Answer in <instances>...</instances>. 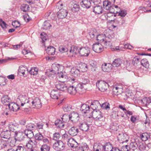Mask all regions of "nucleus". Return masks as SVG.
<instances>
[{"label": "nucleus", "mask_w": 151, "mask_h": 151, "mask_svg": "<svg viewBox=\"0 0 151 151\" xmlns=\"http://www.w3.org/2000/svg\"><path fill=\"white\" fill-rule=\"evenodd\" d=\"M79 5L77 4H75L73 5V7L72 8V10L73 12H77L79 11Z\"/></svg>", "instance_id": "13d9d810"}, {"label": "nucleus", "mask_w": 151, "mask_h": 151, "mask_svg": "<svg viewBox=\"0 0 151 151\" xmlns=\"http://www.w3.org/2000/svg\"><path fill=\"white\" fill-rule=\"evenodd\" d=\"M10 151H25L24 147L21 146H16L13 148H10Z\"/></svg>", "instance_id": "58836bf2"}, {"label": "nucleus", "mask_w": 151, "mask_h": 151, "mask_svg": "<svg viewBox=\"0 0 151 151\" xmlns=\"http://www.w3.org/2000/svg\"><path fill=\"white\" fill-rule=\"evenodd\" d=\"M90 107L87 104H83L81 105L80 110L83 113L86 114L89 112L90 111Z\"/></svg>", "instance_id": "aec40b11"}, {"label": "nucleus", "mask_w": 151, "mask_h": 151, "mask_svg": "<svg viewBox=\"0 0 151 151\" xmlns=\"http://www.w3.org/2000/svg\"><path fill=\"white\" fill-rule=\"evenodd\" d=\"M98 34L95 29L94 30H93L90 32L89 33V35L90 37L91 38L93 39H94L95 37H95H97Z\"/></svg>", "instance_id": "5fc2aeb1"}, {"label": "nucleus", "mask_w": 151, "mask_h": 151, "mask_svg": "<svg viewBox=\"0 0 151 151\" xmlns=\"http://www.w3.org/2000/svg\"><path fill=\"white\" fill-rule=\"evenodd\" d=\"M20 8L22 11L24 12L28 11L30 9L29 6L28 4H25L22 5Z\"/></svg>", "instance_id": "79ce46f5"}, {"label": "nucleus", "mask_w": 151, "mask_h": 151, "mask_svg": "<svg viewBox=\"0 0 151 151\" xmlns=\"http://www.w3.org/2000/svg\"><path fill=\"white\" fill-rule=\"evenodd\" d=\"M98 0H83L80 3V5L83 8H89L92 4L98 2Z\"/></svg>", "instance_id": "39448f33"}, {"label": "nucleus", "mask_w": 151, "mask_h": 151, "mask_svg": "<svg viewBox=\"0 0 151 151\" xmlns=\"http://www.w3.org/2000/svg\"><path fill=\"white\" fill-rule=\"evenodd\" d=\"M104 35L106 36V40L104 41V44L106 46H111L112 45L111 42V39L114 37V32L110 30L104 31Z\"/></svg>", "instance_id": "f257e3e1"}, {"label": "nucleus", "mask_w": 151, "mask_h": 151, "mask_svg": "<svg viewBox=\"0 0 151 151\" xmlns=\"http://www.w3.org/2000/svg\"><path fill=\"white\" fill-rule=\"evenodd\" d=\"M27 68L24 67H20L19 69V73H21L23 76L25 74V72L27 71Z\"/></svg>", "instance_id": "e2e57ef3"}, {"label": "nucleus", "mask_w": 151, "mask_h": 151, "mask_svg": "<svg viewBox=\"0 0 151 151\" xmlns=\"http://www.w3.org/2000/svg\"><path fill=\"white\" fill-rule=\"evenodd\" d=\"M35 126V125L34 124L30 123L26 125V129L32 130L34 129Z\"/></svg>", "instance_id": "0e129e2a"}, {"label": "nucleus", "mask_w": 151, "mask_h": 151, "mask_svg": "<svg viewBox=\"0 0 151 151\" xmlns=\"http://www.w3.org/2000/svg\"><path fill=\"white\" fill-rule=\"evenodd\" d=\"M2 103L9 109V97L8 95H4L1 99Z\"/></svg>", "instance_id": "f3484780"}, {"label": "nucleus", "mask_w": 151, "mask_h": 151, "mask_svg": "<svg viewBox=\"0 0 151 151\" xmlns=\"http://www.w3.org/2000/svg\"><path fill=\"white\" fill-rule=\"evenodd\" d=\"M65 144L61 140H58L54 143L53 145V148L56 150L62 151L65 148Z\"/></svg>", "instance_id": "20e7f679"}, {"label": "nucleus", "mask_w": 151, "mask_h": 151, "mask_svg": "<svg viewBox=\"0 0 151 151\" xmlns=\"http://www.w3.org/2000/svg\"><path fill=\"white\" fill-rule=\"evenodd\" d=\"M35 139L37 141H41L43 139V136L40 132L36 134L35 135Z\"/></svg>", "instance_id": "3c124183"}, {"label": "nucleus", "mask_w": 151, "mask_h": 151, "mask_svg": "<svg viewBox=\"0 0 151 151\" xmlns=\"http://www.w3.org/2000/svg\"><path fill=\"white\" fill-rule=\"evenodd\" d=\"M52 26L48 21H45L43 23L42 29L45 30H47L50 29Z\"/></svg>", "instance_id": "473e14b6"}, {"label": "nucleus", "mask_w": 151, "mask_h": 151, "mask_svg": "<svg viewBox=\"0 0 151 151\" xmlns=\"http://www.w3.org/2000/svg\"><path fill=\"white\" fill-rule=\"evenodd\" d=\"M72 106L70 105H65L63 107V110L65 111L68 112L71 110L72 109Z\"/></svg>", "instance_id": "052dcab7"}, {"label": "nucleus", "mask_w": 151, "mask_h": 151, "mask_svg": "<svg viewBox=\"0 0 151 151\" xmlns=\"http://www.w3.org/2000/svg\"><path fill=\"white\" fill-rule=\"evenodd\" d=\"M92 9V11L96 14H101L103 13L104 11L102 7L99 5H96L93 6Z\"/></svg>", "instance_id": "2eb2a0df"}, {"label": "nucleus", "mask_w": 151, "mask_h": 151, "mask_svg": "<svg viewBox=\"0 0 151 151\" xmlns=\"http://www.w3.org/2000/svg\"><path fill=\"white\" fill-rule=\"evenodd\" d=\"M139 63V58L138 57L135 56L133 58L132 61V64L134 66H137Z\"/></svg>", "instance_id": "4c0bfd02"}, {"label": "nucleus", "mask_w": 151, "mask_h": 151, "mask_svg": "<svg viewBox=\"0 0 151 151\" xmlns=\"http://www.w3.org/2000/svg\"><path fill=\"white\" fill-rule=\"evenodd\" d=\"M59 51L62 53L67 52L68 51V49L65 46H61L59 47Z\"/></svg>", "instance_id": "680f3d73"}, {"label": "nucleus", "mask_w": 151, "mask_h": 151, "mask_svg": "<svg viewBox=\"0 0 151 151\" xmlns=\"http://www.w3.org/2000/svg\"><path fill=\"white\" fill-rule=\"evenodd\" d=\"M61 135L59 132H55L53 134V139L54 140L56 141L57 142V141L59 140V139Z\"/></svg>", "instance_id": "4d7b16f0"}, {"label": "nucleus", "mask_w": 151, "mask_h": 151, "mask_svg": "<svg viewBox=\"0 0 151 151\" xmlns=\"http://www.w3.org/2000/svg\"><path fill=\"white\" fill-rule=\"evenodd\" d=\"M31 103L33 105H34L37 107H40L42 106L40 100L37 97L34 98L33 100L32 99Z\"/></svg>", "instance_id": "5701e85b"}, {"label": "nucleus", "mask_w": 151, "mask_h": 151, "mask_svg": "<svg viewBox=\"0 0 151 151\" xmlns=\"http://www.w3.org/2000/svg\"><path fill=\"white\" fill-rule=\"evenodd\" d=\"M84 85L81 83L77 84L76 86V88L78 91V93H81V92L82 90L84 88Z\"/></svg>", "instance_id": "a18cd8bd"}, {"label": "nucleus", "mask_w": 151, "mask_h": 151, "mask_svg": "<svg viewBox=\"0 0 151 151\" xmlns=\"http://www.w3.org/2000/svg\"><path fill=\"white\" fill-rule=\"evenodd\" d=\"M92 49L94 52L97 53H100L104 50L103 46L99 42L93 44L92 46Z\"/></svg>", "instance_id": "9d476101"}, {"label": "nucleus", "mask_w": 151, "mask_h": 151, "mask_svg": "<svg viewBox=\"0 0 151 151\" xmlns=\"http://www.w3.org/2000/svg\"><path fill=\"white\" fill-rule=\"evenodd\" d=\"M68 93L71 94L75 95L77 93H78L76 87L74 85L70 86L67 88V89Z\"/></svg>", "instance_id": "393cba45"}, {"label": "nucleus", "mask_w": 151, "mask_h": 151, "mask_svg": "<svg viewBox=\"0 0 151 151\" xmlns=\"http://www.w3.org/2000/svg\"><path fill=\"white\" fill-rule=\"evenodd\" d=\"M12 25L14 27L17 28L20 27L21 25V24L19 21L15 20L12 22Z\"/></svg>", "instance_id": "bf43d9fd"}, {"label": "nucleus", "mask_w": 151, "mask_h": 151, "mask_svg": "<svg viewBox=\"0 0 151 151\" xmlns=\"http://www.w3.org/2000/svg\"><path fill=\"white\" fill-rule=\"evenodd\" d=\"M119 137L118 138H121V137H123V138H122V143H123L124 142H127L128 141V139H126L125 140V139H126V137H128V135L126 134H124L123 133H122L121 134H119Z\"/></svg>", "instance_id": "c03bdc74"}, {"label": "nucleus", "mask_w": 151, "mask_h": 151, "mask_svg": "<svg viewBox=\"0 0 151 151\" xmlns=\"http://www.w3.org/2000/svg\"><path fill=\"white\" fill-rule=\"evenodd\" d=\"M58 76L60 78L66 80L67 78L66 73L65 72L60 71V73L58 71Z\"/></svg>", "instance_id": "e433bc0d"}, {"label": "nucleus", "mask_w": 151, "mask_h": 151, "mask_svg": "<svg viewBox=\"0 0 151 151\" xmlns=\"http://www.w3.org/2000/svg\"><path fill=\"white\" fill-rule=\"evenodd\" d=\"M79 67L81 69L80 70L81 72H85L87 70L88 68V66L87 64L84 63L82 64Z\"/></svg>", "instance_id": "de8ad7c7"}, {"label": "nucleus", "mask_w": 151, "mask_h": 151, "mask_svg": "<svg viewBox=\"0 0 151 151\" xmlns=\"http://www.w3.org/2000/svg\"><path fill=\"white\" fill-rule=\"evenodd\" d=\"M64 81L59 82L55 85L56 88L58 90L62 91L66 90L67 87L66 84L64 83Z\"/></svg>", "instance_id": "dca6fc26"}, {"label": "nucleus", "mask_w": 151, "mask_h": 151, "mask_svg": "<svg viewBox=\"0 0 151 151\" xmlns=\"http://www.w3.org/2000/svg\"><path fill=\"white\" fill-rule=\"evenodd\" d=\"M68 145L69 147L74 148H77L78 146V143L73 139L71 138L67 142Z\"/></svg>", "instance_id": "4be33fe9"}, {"label": "nucleus", "mask_w": 151, "mask_h": 151, "mask_svg": "<svg viewBox=\"0 0 151 151\" xmlns=\"http://www.w3.org/2000/svg\"><path fill=\"white\" fill-rule=\"evenodd\" d=\"M106 37L104 32V34H98L97 36L96 37V40L99 41L101 42H103L105 40Z\"/></svg>", "instance_id": "c85d7f7f"}, {"label": "nucleus", "mask_w": 151, "mask_h": 151, "mask_svg": "<svg viewBox=\"0 0 151 151\" xmlns=\"http://www.w3.org/2000/svg\"><path fill=\"white\" fill-rule=\"evenodd\" d=\"M101 106V104L97 100H94L92 102L91 105V108L93 110L97 109L99 106Z\"/></svg>", "instance_id": "a878e982"}, {"label": "nucleus", "mask_w": 151, "mask_h": 151, "mask_svg": "<svg viewBox=\"0 0 151 151\" xmlns=\"http://www.w3.org/2000/svg\"><path fill=\"white\" fill-rule=\"evenodd\" d=\"M8 144L7 142L2 139H0V150L2 149L5 147H6Z\"/></svg>", "instance_id": "09e8293b"}, {"label": "nucleus", "mask_w": 151, "mask_h": 151, "mask_svg": "<svg viewBox=\"0 0 151 151\" xmlns=\"http://www.w3.org/2000/svg\"><path fill=\"white\" fill-rule=\"evenodd\" d=\"M68 116V119L70 120L73 122H77L80 119L79 114L75 111L71 112Z\"/></svg>", "instance_id": "423d86ee"}, {"label": "nucleus", "mask_w": 151, "mask_h": 151, "mask_svg": "<svg viewBox=\"0 0 151 151\" xmlns=\"http://www.w3.org/2000/svg\"><path fill=\"white\" fill-rule=\"evenodd\" d=\"M78 126L82 131L87 132L89 129V124L84 122H79V123L78 124Z\"/></svg>", "instance_id": "f8f14e48"}, {"label": "nucleus", "mask_w": 151, "mask_h": 151, "mask_svg": "<svg viewBox=\"0 0 151 151\" xmlns=\"http://www.w3.org/2000/svg\"><path fill=\"white\" fill-rule=\"evenodd\" d=\"M112 66L111 64L109 63H104L102 65V69L103 71L104 72H109L112 68Z\"/></svg>", "instance_id": "412c9836"}, {"label": "nucleus", "mask_w": 151, "mask_h": 151, "mask_svg": "<svg viewBox=\"0 0 151 151\" xmlns=\"http://www.w3.org/2000/svg\"><path fill=\"white\" fill-rule=\"evenodd\" d=\"M140 63L142 66L147 68L149 67V62L146 59H142L140 61Z\"/></svg>", "instance_id": "a19ab883"}, {"label": "nucleus", "mask_w": 151, "mask_h": 151, "mask_svg": "<svg viewBox=\"0 0 151 151\" xmlns=\"http://www.w3.org/2000/svg\"><path fill=\"white\" fill-rule=\"evenodd\" d=\"M140 137L142 141H145L147 140L150 138V135L147 133H143L140 134Z\"/></svg>", "instance_id": "72a5a7b5"}, {"label": "nucleus", "mask_w": 151, "mask_h": 151, "mask_svg": "<svg viewBox=\"0 0 151 151\" xmlns=\"http://www.w3.org/2000/svg\"><path fill=\"white\" fill-rule=\"evenodd\" d=\"M79 54L83 57H87L90 53L89 49L88 47H81L79 48Z\"/></svg>", "instance_id": "ddd939ff"}, {"label": "nucleus", "mask_w": 151, "mask_h": 151, "mask_svg": "<svg viewBox=\"0 0 151 151\" xmlns=\"http://www.w3.org/2000/svg\"><path fill=\"white\" fill-rule=\"evenodd\" d=\"M38 70L37 68H32L29 71V73L31 75H35L37 74Z\"/></svg>", "instance_id": "49530a36"}, {"label": "nucleus", "mask_w": 151, "mask_h": 151, "mask_svg": "<svg viewBox=\"0 0 151 151\" xmlns=\"http://www.w3.org/2000/svg\"><path fill=\"white\" fill-rule=\"evenodd\" d=\"M79 48L78 47L72 46L71 47L69 52L71 53L72 52L73 53L76 54L77 53H78L79 54Z\"/></svg>", "instance_id": "2f4dec72"}, {"label": "nucleus", "mask_w": 151, "mask_h": 151, "mask_svg": "<svg viewBox=\"0 0 151 151\" xmlns=\"http://www.w3.org/2000/svg\"><path fill=\"white\" fill-rule=\"evenodd\" d=\"M127 13L126 10H121L119 12V15L122 17H124L126 15Z\"/></svg>", "instance_id": "338daca9"}, {"label": "nucleus", "mask_w": 151, "mask_h": 151, "mask_svg": "<svg viewBox=\"0 0 151 151\" xmlns=\"http://www.w3.org/2000/svg\"><path fill=\"white\" fill-rule=\"evenodd\" d=\"M61 67H62V66L61 65H60V64H52V68L51 69H48L46 73L49 77L53 78L58 71L60 70Z\"/></svg>", "instance_id": "f03ea898"}, {"label": "nucleus", "mask_w": 151, "mask_h": 151, "mask_svg": "<svg viewBox=\"0 0 151 151\" xmlns=\"http://www.w3.org/2000/svg\"><path fill=\"white\" fill-rule=\"evenodd\" d=\"M7 80L5 77L0 76V86L5 85L6 83Z\"/></svg>", "instance_id": "864d4df0"}, {"label": "nucleus", "mask_w": 151, "mask_h": 151, "mask_svg": "<svg viewBox=\"0 0 151 151\" xmlns=\"http://www.w3.org/2000/svg\"><path fill=\"white\" fill-rule=\"evenodd\" d=\"M68 12L67 10L64 9H61L58 12L57 17L59 19H63L67 16Z\"/></svg>", "instance_id": "4468645a"}, {"label": "nucleus", "mask_w": 151, "mask_h": 151, "mask_svg": "<svg viewBox=\"0 0 151 151\" xmlns=\"http://www.w3.org/2000/svg\"><path fill=\"white\" fill-rule=\"evenodd\" d=\"M20 100L22 101V102H25V104H28L29 103H31L32 99L30 98H29L27 99L25 96L23 97V96H20L19 98Z\"/></svg>", "instance_id": "37998d69"}, {"label": "nucleus", "mask_w": 151, "mask_h": 151, "mask_svg": "<svg viewBox=\"0 0 151 151\" xmlns=\"http://www.w3.org/2000/svg\"><path fill=\"white\" fill-rule=\"evenodd\" d=\"M103 5L104 8L106 9L109 8L110 10H111V9L112 8L111 7V2L108 0H105L103 2Z\"/></svg>", "instance_id": "ea45409f"}, {"label": "nucleus", "mask_w": 151, "mask_h": 151, "mask_svg": "<svg viewBox=\"0 0 151 151\" xmlns=\"http://www.w3.org/2000/svg\"><path fill=\"white\" fill-rule=\"evenodd\" d=\"M122 63L121 60L119 58L115 59L111 64L113 67H118Z\"/></svg>", "instance_id": "f704fd0d"}, {"label": "nucleus", "mask_w": 151, "mask_h": 151, "mask_svg": "<svg viewBox=\"0 0 151 151\" xmlns=\"http://www.w3.org/2000/svg\"><path fill=\"white\" fill-rule=\"evenodd\" d=\"M112 90V94L114 95H117L121 93L119 91L121 90V89L117 86H114Z\"/></svg>", "instance_id": "c9c22d12"}, {"label": "nucleus", "mask_w": 151, "mask_h": 151, "mask_svg": "<svg viewBox=\"0 0 151 151\" xmlns=\"http://www.w3.org/2000/svg\"><path fill=\"white\" fill-rule=\"evenodd\" d=\"M19 109L18 105L16 103L10 102V110L16 111Z\"/></svg>", "instance_id": "cd10ccee"}, {"label": "nucleus", "mask_w": 151, "mask_h": 151, "mask_svg": "<svg viewBox=\"0 0 151 151\" xmlns=\"http://www.w3.org/2000/svg\"><path fill=\"white\" fill-rule=\"evenodd\" d=\"M50 147L47 144H44L41 147L40 150L41 151H49Z\"/></svg>", "instance_id": "603ef678"}, {"label": "nucleus", "mask_w": 151, "mask_h": 151, "mask_svg": "<svg viewBox=\"0 0 151 151\" xmlns=\"http://www.w3.org/2000/svg\"><path fill=\"white\" fill-rule=\"evenodd\" d=\"M100 106L103 109H109L110 104L106 102Z\"/></svg>", "instance_id": "69168bd1"}, {"label": "nucleus", "mask_w": 151, "mask_h": 151, "mask_svg": "<svg viewBox=\"0 0 151 151\" xmlns=\"http://www.w3.org/2000/svg\"><path fill=\"white\" fill-rule=\"evenodd\" d=\"M24 133L26 136L29 139H31L34 136L32 130L26 129L24 130Z\"/></svg>", "instance_id": "c756f323"}, {"label": "nucleus", "mask_w": 151, "mask_h": 151, "mask_svg": "<svg viewBox=\"0 0 151 151\" xmlns=\"http://www.w3.org/2000/svg\"><path fill=\"white\" fill-rule=\"evenodd\" d=\"M0 25L3 29H6L8 26L6 23L1 19H0Z\"/></svg>", "instance_id": "774afa93"}, {"label": "nucleus", "mask_w": 151, "mask_h": 151, "mask_svg": "<svg viewBox=\"0 0 151 151\" xmlns=\"http://www.w3.org/2000/svg\"><path fill=\"white\" fill-rule=\"evenodd\" d=\"M55 48L53 46H50L46 49L47 53L49 55H54L55 52Z\"/></svg>", "instance_id": "bb28decb"}, {"label": "nucleus", "mask_w": 151, "mask_h": 151, "mask_svg": "<svg viewBox=\"0 0 151 151\" xmlns=\"http://www.w3.org/2000/svg\"><path fill=\"white\" fill-rule=\"evenodd\" d=\"M79 130L77 127H72L68 131L69 134L72 136H74L77 135Z\"/></svg>", "instance_id": "b1692460"}, {"label": "nucleus", "mask_w": 151, "mask_h": 151, "mask_svg": "<svg viewBox=\"0 0 151 151\" xmlns=\"http://www.w3.org/2000/svg\"><path fill=\"white\" fill-rule=\"evenodd\" d=\"M108 145L106 144L105 145L103 146V149L104 151H112V148L111 146H109L108 144L111 145L110 142H108L107 143Z\"/></svg>", "instance_id": "8fccbe9b"}, {"label": "nucleus", "mask_w": 151, "mask_h": 151, "mask_svg": "<svg viewBox=\"0 0 151 151\" xmlns=\"http://www.w3.org/2000/svg\"><path fill=\"white\" fill-rule=\"evenodd\" d=\"M98 85L99 89L102 92H104L107 90L109 86L108 84L104 81H98L96 83V86Z\"/></svg>", "instance_id": "0eeeda50"}, {"label": "nucleus", "mask_w": 151, "mask_h": 151, "mask_svg": "<svg viewBox=\"0 0 151 151\" xmlns=\"http://www.w3.org/2000/svg\"><path fill=\"white\" fill-rule=\"evenodd\" d=\"M17 124L12 122L10 123V137H15L17 136V132L16 130L17 129ZM11 137H10V138Z\"/></svg>", "instance_id": "6e6552de"}, {"label": "nucleus", "mask_w": 151, "mask_h": 151, "mask_svg": "<svg viewBox=\"0 0 151 151\" xmlns=\"http://www.w3.org/2000/svg\"><path fill=\"white\" fill-rule=\"evenodd\" d=\"M137 143L135 142H132L130 143L129 146V148L133 150H134L137 148Z\"/></svg>", "instance_id": "6e6d98bb"}, {"label": "nucleus", "mask_w": 151, "mask_h": 151, "mask_svg": "<svg viewBox=\"0 0 151 151\" xmlns=\"http://www.w3.org/2000/svg\"><path fill=\"white\" fill-rule=\"evenodd\" d=\"M68 118V115H63L61 119H58L54 122L55 125L57 128L63 129L65 125V123L67 120L65 119V118Z\"/></svg>", "instance_id": "7ed1b4c3"}, {"label": "nucleus", "mask_w": 151, "mask_h": 151, "mask_svg": "<svg viewBox=\"0 0 151 151\" xmlns=\"http://www.w3.org/2000/svg\"><path fill=\"white\" fill-rule=\"evenodd\" d=\"M111 10L110 9L109 12L106 13L105 15V17H107V20H108L109 21H114V23L115 24L116 23H118V21L115 19H112V18L114 17H116V15L114 11H110Z\"/></svg>", "instance_id": "9b49d317"}, {"label": "nucleus", "mask_w": 151, "mask_h": 151, "mask_svg": "<svg viewBox=\"0 0 151 151\" xmlns=\"http://www.w3.org/2000/svg\"><path fill=\"white\" fill-rule=\"evenodd\" d=\"M92 116L97 121H103L104 119L102 113L99 110L93 111V112Z\"/></svg>", "instance_id": "1a4fd4ad"}, {"label": "nucleus", "mask_w": 151, "mask_h": 151, "mask_svg": "<svg viewBox=\"0 0 151 151\" xmlns=\"http://www.w3.org/2000/svg\"><path fill=\"white\" fill-rule=\"evenodd\" d=\"M60 92L58 90H53L50 93V97L54 99H58L60 96Z\"/></svg>", "instance_id": "a211bd4d"}, {"label": "nucleus", "mask_w": 151, "mask_h": 151, "mask_svg": "<svg viewBox=\"0 0 151 151\" xmlns=\"http://www.w3.org/2000/svg\"><path fill=\"white\" fill-rule=\"evenodd\" d=\"M80 70L76 68L73 67L71 69L70 73L71 75L75 77H76L80 75Z\"/></svg>", "instance_id": "6ab92c4d"}, {"label": "nucleus", "mask_w": 151, "mask_h": 151, "mask_svg": "<svg viewBox=\"0 0 151 151\" xmlns=\"http://www.w3.org/2000/svg\"><path fill=\"white\" fill-rule=\"evenodd\" d=\"M141 102L144 105L147 106L149 104L151 103V97L144 98L141 100Z\"/></svg>", "instance_id": "7c9ffc66"}]
</instances>
